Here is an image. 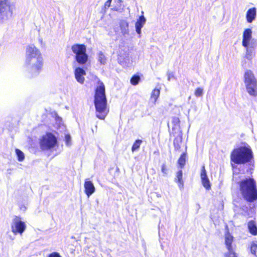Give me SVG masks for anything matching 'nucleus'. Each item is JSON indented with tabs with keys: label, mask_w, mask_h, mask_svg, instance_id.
<instances>
[{
	"label": "nucleus",
	"mask_w": 257,
	"mask_h": 257,
	"mask_svg": "<svg viewBox=\"0 0 257 257\" xmlns=\"http://www.w3.org/2000/svg\"><path fill=\"white\" fill-rule=\"evenodd\" d=\"M24 67L28 77L39 75L43 67V58L40 50L34 45L28 46L26 49Z\"/></svg>",
	"instance_id": "obj_1"
},
{
	"label": "nucleus",
	"mask_w": 257,
	"mask_h": 257,
	"mask_svg": "<svg viewBox=\"0 0 257 257\" xmlns=\"http://www.w3.org/2000/svg\"><path fill=\"white\" fill-rule=\"evenodd\" d=\"M95 79L97 80L98 85L95 89L94 95L96 116L99 119H104L108 113L106 108L107 100L105 94V86L96 76H95Z\"/></svg>",
	"instance_id": "obj_2"
},
{
	"label": "nucleus",
	"mask_w": 257,
	"mask_h": 257,
	"mask_svg": "<svg viewBox=\"0 0 257 257\" xmlns=\"http://www.w3.org/2000/svg\"><path fill=\"white\" fill-rule=\"evenodd\" d=\"M239 190L242 197L248 202L257 199L256 182L250 177L242 179L239 182Z\"/></svg>",
	"instance_id": "obj_3"
},
{
	"label": "nucleus",
	"mask_w": 257,
	"mask_h": 257,
	"mask_svg": "<svg viewBox=\"0 0 257 257\" xmlns=\"http://www.w3.org/2000/svg\"><path fill=\"white\" fill-rule=\"evenodd\" d=\"M252 158V151L248 145L234 149L230 155L231 161L236 164H244L248 163Z\"/></svg>",
	"instance_id": "obj_4"
},
{
	"label": "nucleus",
	"mask_w": 257,
	"mask_h": 257,
	"mask_svg": "<svg viewBox=\"0 0 257 257\" xmlns=\"http://www.w3.org/2000/svg\"><path fill=\"white\" fill-rule=\"evenodd\" d=\"M13 8L9 0H0V23H3L12 17Z\"/></svg>",
	"instance_id": "obj_5"
},
{
	"label": "nucleus",
	"mask_w": 257,
	"mask_h": 257,
	"mask_svg": "<svg viewBox=\"0 0 257 257\" xmlns=\"http://www.w3.org/2000/svg\"><path fill=\"white\" fill-rule=\"evenodd\" d=\"M75 55V60L80 65L84 64L88 60V56L86 54V46L82 44H75L71 48Z\"/></svg>",
	"instance_id": "obj_6"
},
{
	"label": "nucleus",
	"mask_w": 257,
	"mask_h": 257,
	"mask_svg": "<svg viewBox=\"0 0 257 257\" xmlns=\"http://www.w3.org/2000/svg\"><path fill=\"white\" fill-rule=\"evenodd\" d=\"M57 139L52 133H48L43 136L40 140V145L42 150H49L53 148L57 144Z\"/></svg>",
	"instance_id": "obj_7"
},
{
	"label": "nucleus",
	"mask_w": 257,
	"mask_h": 257,
	"mask_svg": "<svg viewBox=\"0 0 257 257\" xmlns=\"http://www.w3.org/2000/svg\"><path fill=\"white\" fill-rule=\"evenodd\" d=\"M26 223L20 216H15L12 219L11 228L12 232L15 235H22L26 230Z\"/></svg>",
	"instance_id": "obj_8"
},
{
	"label": "nucleus",
	"mask_w": 257,
	"mask_h": 257,
	"mask_svg": "<svg viewBox=\"0 0 257 257\" xmlns=\"http://www.w3.org/2000/svg\"><path fill=\"white\" fill-rule=\"evenodd\" d=\"M252 38V31L247 28L244 30L242 35V45L243 47L250 46V41Z\"/></svg>",
	"instance_id": "obj_9"
},
{
	"label": "nucleus",
	"mask_w": 257,
	"mask_h": 257,
	"mask_svg": "<svg viewBox=\"0 0 257 257\" xmlns=\"http://www.w3.org/2000/svg\"><path fill=\"white\" fill-rule=\"evenodd\" d=\"M84 192L88 197H89L95 191L93 183L89 179H86L84 184Z\"/></svg>",
	"instance_id": "obj_10"
},
{
	"label": "nucleus",
	"mask_w": 257,
	"mask_h": 257,
	"mask_svg": "<svg viewBox=\"0 0 257 257\" xmlns=\"http://www.w3.org/2000/svg\"><path fill=\"white\" fill-rule=\"evenodd\" d=\"M142 15L137 20L135 24V28L137 33L139 35V37L141 36V30L146 22V19L144 16V12H142Z\"/></svg>",
	"instance_id": "obj_11"
},
{
	"label": "nucleus",
	"mask_w": 257,
	"mask_h": 257,
	"mask_svg": "<svg viewBox=\"0 0 257 257\" xmlns=\"http://www.w3.org/2000/svg\"><path fill=\"white\" fill-rule=\"evenodd\" d=\"M244 82L245 85L257 84V80L255 78L252 72L250 70H247L244 73Z\"/></svg>",
	"instance_id": "obj_12"
},
{
	"label": "nucleus",
	"mask_w": 257,
	"mask_h": 257,
	"mask_svg": "<svg viewBox=\"0 0 257 257\" xmlns=\"http://www.w3.org/2000/svg\"><path fill=\"white\" fill-rule=\"evenodd\" d=\"M75 77L77 81L80 84H83L85 78L84 76L86 75L85 71L81 68H76L74 71Z\"/></svg>",
	"instance_id": "obj_13"
},
{
	"label": "nucleus",
	"mask_w": 257,
	"mask_h": 257,
	"mask_svg": "<svg viewBox=\"0 0 257 257\" xmlns=\"http://www.w3.org/2000/svg\"><path fill=\"white\" fill-rule=\"evenodd\" d=\"M256 17V9L254 7L249 9L246 13V20L248 23H251Z\"/></svg>",
	"instance_id": "obj_14"
},
{
	"label": "nucleus",
	"mask_w": 257,
	"mask_h": 257,
	"mask_svg": "<svg viewBox=\"0 0 257 257\" xmlns=\"http://www.w3.org/2000/svg\"><path fill=\"white\" fill-rule=\"evenodd\" d=\"M245 86L249 95L253 97L257 96V83L245 85Z\"/></svg>",
	"instance_id": "obj_15"
},
{
	"label": "nucleus",
	"mask_w": 257,
	"mask_h": 257,
	"mask_svg": "<svg viewBox=\"0 0 257 257\" xmlns=\"http://www.w3.org/2000/svg\"><path fill=\"white\" fill-rule=\"evenodd\" d=\"M119 27L121 33L123 36H126L129 34L128 23L126 21H121L119 23Z\"/></svg>",
	"instance_id": "obj_16"
},
{
	"label": "nucleus",
	"mask_w": 257,
	"mask_h": 257,
	"mask_svg": "<svg viewBox=\"0 0 257 257\" xmlns=\"http://www.w3.org/2000/svg\"><path fill=\"white\" fill-rule=\"evenodd\" d=\"M225 238V244L227 249H230L233 248L232 246V243L233 240V237L227 230L224 236Z\"/></svg>",
	"instance_id": "obj_17"
},
{
	"label": "nucleus",
	"mask_w": 257,
	"mask_h": 257,
	"mask_svg": "<svg viewBox=\"0 0 257 257\" xmlns=\"http://www.w3.org/2000/svg\"><path fill=\"white\" fill-rule=\"evenodd\" d=\"M183 172L182 170H180L176 173L175 181L178 183V187L180 189L182 190L183 188L184 182L182 179Z\"/></svg>",
	"instance_id": "obj_18"
},
{
	"label": "nucleus",
	"mask_w": 257,
	"mask_h": 257,
	"mask_svg": "<svg viewBox=\"0 0 257 257\" xmlns=\"http://www.w3.org/2000/svg\"><path fill=\"white\" fill-rule=\"evenodd\" d=\"M248 228L249 232L253 235L257 234V226L254 221H250L248 222Z\"/></svg>",
	"instance_id": "obj_19"
},
{
	"label": "nucleus",
	"mask_w": 257,
	"mask_h": 257,
	"mask_svg": "<svg viewBox=\"0 0 257 257\" xmlns=\"http://www.w3.org/2000/svg\"><path fill=\"white\" fill-rule=\"evenodd\" d=\"M121 3L120 0H113L111 9L114 11H120L122 9Z\"/></svg>",
	"instance_id": "obj_20"
},
{
	"label": "nucleus",
	"mask_w": 257,
	"mask_h": 257,
	"mask_svg": "<svg viewBox=\"0 0 257 257\" xmlns=\"http://www.w3.org/2000/svg\"><path fill=\"white\" fill-rule=\"evenodd\" d=\"M160 91L158 89H155L153 90L151 96V101L153 102V104H155L156 102L160 95Z\"/></svg>",
	"instance_id": "obj_21"
},
{
	"label": "nucleus",
	"mask_w": 257,
	"mask_h": 257,
	"mask_svg": "<svg viewBox=\"0 0 257 257\" xmlns=\"http://www.w3.org/2000/svg\"><path fill=\"white\" fill-rule=\"evenodd\" d=\"M97 60L101 65H105L106 63L107 59L102 51H99L97 53Z\"/></svg>",
	"instance_id": "obj_22"
},
{
	"label": "nucleus",
	"mask_w": 257,
	"mask_h": 257,
	"mask_svg": "<svg viewBox=\"0 0 257 257\" xmlns=\"http://www.w3.org/2000/svg\"><path fill=\"white\" fill-rule=\"evenodd\" d=\"M246 49V58L248 60H250L252 59L253 54H254V49L253 48L249 46H247V47H244Z\"/></svg>",
	"instance_id": "obj_23"
},
{
	"label": "nucleus",
	"mask_w": 257,
	"mask_h": 257,
	"mask_svg": "<svg viewBox=\"0 0 257 257\" xmlns=\"http://www.w3.org/2000/svg\"><path fill=\"white\" fill-rule=\"evenodd\" d=\"M186 153H183L179 158L178 163L181 169L183 168L186 163Z\"/></svg>",
	"instance_id": "obj_24"
},
{
	"label": "nucleus",
	"mask_w": 257,
	"mask_h": 257,
	"mask_svg": "<svg viewBox=\"0 0 257 257\" xmlns=\"http://www.w3.org/2000/svg\"><path fill=\"white\" fill-rule=\"evenodd\" d=\"M227 249V251L224 254V257H237L233 248Z\"/></svg>",
	"instance_id": "obj_25"
},
{
	"label": "nucleus",
	"mask_w": 257,
	"mask_h": 257,
	"mask_svg": "<svg viewBox=\"0 0 257 257\" xmlns=\"http://www.w3.org/2000/svg\"><path fill=\"white\" fill-rule=\"evenodd\" d=\"M15 151L18 157V161L20 162H22L25 159V155L24 153L18 149H16Z\"/></svg>",
	"instance_id": "obj_26"
},
{
	"label": "nucleus",
	"mask_w": 257,
	"mask_h": 257,
	"mask_svg": "<svg viewBox=\"0 0 257 257\" xmlns=\"http://www.w3.org/2000/svg\"><path fill=\"white\" fill-rule=\"evenodd\" d=\"M140 80L141 78L139 75H135L131 79V83L133 85H137L139 83Z\"/></svg>",
	"instance_id": "obj_27"
},
{
	"label": "nucleus",
	"mask_w": 257,
	"mask_h": 257,
	"mask_svg": "<svg viewBox=\"0 0 257 257\" xmlns=\"http://www.w3.org/2000/svg\"><path fill=\"white\" fill-rule=\"evenodd\" d=\"M182 142L181 137L176 138L174 141V146L176 149L178 150L180 148V143Z\"/></svg>",
	"instance_id": "obj_28"
},
{
	"label": "nucleus",
	"mask_w": 257,
	"mask_h": 257,
	"mask_svg": "<svg viewBox=\"0 0 257 257\" xmlns=\"http://www.w3.org/2000/svg\"><path fill=\"white\" fill-rule=\"evenodd\" d=\"M142 143V141L141 140H137L135 141V142L134 143L132 147V152H134L138 149H139L140 147L141 144Z\"/></svg>",
	"instance_id": "obj_29"
},
{
	"label": "nucleus",
	"mask_w": 257,
	"mask_h": 257,
	"mask_svg": "<svg viewBox=\"0 0 257 257\" xmlns=\"http://www.w3.org/2000/svg\"><path fill=\"white\" fill-rule=\"evenodd\" d=\"M203 94V89L200 87L196 88L194 92V95L196 97H201Z\"/></svg>",
	"instance_id": "obj_30"
},
{
	"label": "nucleus",
	"mask_w": 257,
	"mask_h": 257,
	"mask_svg": "<svg viewBox=\"0 0 257 257\" xmlns=\"http://www.w3.org/2000/svg\"><path fill=\"white\" fill-rule=\"evenodd\" d=\"M200 176L201 180L208 179L204 166L202 167Z\"/></svg>",
	"instance_id": "obj_31"
},
{
	"label": "nucleus",
	"mask_w": 257,
	"mask_h": 257,
	"mask_svg": "<svg viewBox=\"0 0 257 257\" xmlns=\"http://www.w3.org/2000/svg\"><path fill=\"white\" fill-rule=\"evenodd\" d=\"M200 176L201 180L208 179L204 166L202 167Z\"/></svg>",
	"instance_id": "obj_32"
},
{
	"label": "nucleus",
	"mask_w": 257,
	"mask_h": 257,
	"mask_svg": "<svg viewBox=\"0 0 257 257\" xmlns=\"http://www.w3.org/2000/svg\"><path fill=\"white\" fill-rule=\"evenodd\" d=\"M202 184L204 188L208 190L210 188V183L209 179L201 180Z\"/></svg>",
	"instance_id": "obj_33"
},
{
	"label": "nucleus",
	"mask_w": 257,
	"mask_h": 257,
	"mask_svg": "<svg viewBox=\"0 0 257 257\" xmlns=\"http://www.w3.org/2000/svg\"><path fill=\"white\" fill-rule=\"evenodd\" d=\"M250 250L251 253L257 257V243H253L251 244Z\"/></svg>",
	"instance_id": "obj_34"
},
{
	"label": "nucleus",
	"mask_w": 257,
	"mask_h": 257,
	"mask_svg": "<svg viewBox=\"0 0 257 257\" xmlns=\"http://www.w3.org/2000/svg\"><path fill=\"white\" fill-rule=\"evenodd\" d=\"M112 0H107L104 5V10L105 11L109 7H111V2Z\"/></svg>",
	"instance_id": "obj_35"
},
{
	"label": "nucleus",
	"mask_w": 257,
	"mask_h": 257,
	"mask_svg": "<svg viewBox=\"0 0 257 257\" xmlns=\"http://www.w3.org/2000/svg\"><path fill=\"white\" fill-rule=\"evenodd\" d=\"M172 122L174 125H178L180 123V119L178 117L174 116L172 117Z\"/></svg>",
	"instance_id": "obj_36"
},
{
	"label": "nucleus",
	"mask_w": 257,
	"mask_h": 257,
	"mask_svg": "<svg viewBox=\"0 0 257 257\" xmlns=\"http://www.w3.org/2000/svg\"><path fill=\"white\" fill-rule=\"evenodd\" d=\"M65 142L67 146H69L70 145L71 137L69 135H66L65 136Z\"/></svg>",
	"instance_id": "obj_37"
},
{
	"label": "nucleus",
	"mask_w": 257,
	"mask_h": 257,
	"mask_svg": "<svg viewBox=\"0 0 257 257\" xmlns=\"http://www.w3.org/2000/svg\"><path fill=\"white\" fill-rule=\"evenodd\" d=\"M167 169L165 164H163L161 166V171L165 175L167 174Z\"/></svg>",
	"instance_id": "obj_38"
},
{
	"label": "nucleus",
	"mask_w": 257,
	"mask_h": 257,
	"mask_svg": "<svg viewBox=\"0 0 257 257\" xmlns=\"http://www.w3.org/2000/svg\"><path fill=\"white\" fill-rule=\"evenodd\" d=\"M49 257H61L60 254L57 252H53L50 254Z\"/></svg>",
	"instance_id": "obj_39"
},
{
	"label": "nucleus",
	"mask_w": 257,
	"mask_h": 257,
	"mask_svg": "<svg viewBox=\"0 0 257 257\" xmlns=\"http://www.w3.org/2000/svg\"><path fill=\"white\" fill-rule=\"evenodd\" d=\"M167 75H168V81H170L172 78H174V75L171 73H168Z\"/></svg>",
	"instance_id": "obj_40"
}]
</instances>
